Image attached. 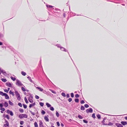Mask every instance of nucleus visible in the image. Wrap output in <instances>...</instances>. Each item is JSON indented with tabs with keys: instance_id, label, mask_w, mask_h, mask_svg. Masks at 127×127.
<instances>
[{
	"instance_id": "nucleus-1",
	"label": "nucleus",
	"mask_w": 127,
	"mask_h": 127,
	"mask_svg": "<svg viewBox=\"0 0 127 127\" xmlns=\"http://www.w3.org/2000/svg\"><path fill=\"white\" fill-rule=\"evenodd\" d=\"M15 93L17 100L19 101H20L21 98L20 94H19L18 92L16 91H15Z\"/></svg>"
},
{
	"instance_id": "nucleus-2",
	"label": "nucleus",
	"mask_w": 127,
	"mask_h": 127,
	"mask_svg": "<svg viewBox=\"0 0 127 127\" xmlns=\"http://www.w3.org/2000/svg\"><path fill=\"white\" fill-rule=\"evenodd\" d=\"M17 82L16 83V85H17L19 86H23L20 81L17 79H16Z\"/></svg>"
},
{
	"instance_id": "nucleus-3",
	"label": "nucleus",
	"mask_w": 127,
	"mask_h": 127,
	"mask_svg": "<svg viewBox=\"0 0 127 127\" xmlns=\"http://www.w3.org/2000/svg\"><path fill=\"white\" fill-rule=\"evenodd\" d=\"M19 117L21 119L23 118H27L28 116L26 114H21L19 115Z\"/></svg>"
},
{
	"instance_id": "nucleus-4",
	"label": "nucleus",
	"mask_w": 127,
	"mask_h": 127,
	"mask_svg": "<svg viewBox=\"0 0 127 127\" xmlns=\"http://www.w3.org/2000/svg\"><path fill=\"white\" fill-rule=\"evenodd\" d=\"M6 45L5 44H3L2 42H0V49L2 50L4 49H5Z\"/></svg>"
},
{
	"instance_id": "nucleus-5",
	"label": "nucleus",
	"mask_w": 127,
	"mask_h": 127,
	"mask_svg": "<svg viewBox=\"0 0 127 127\" xmlns=\"http://www.w3.org/2000/svg\"><path fill=\"white\" fill-rule=\"evenodd\" d=\"M2 73L4 76H6L7 75V73L5 71L0 68V74Z\"/></svg>"
},
{
	"instance_id": "nucleus-6",
	"label": "nucleus",
	"mask_w": 127,
	"mask_h": 127,
	"mask_svg": "<svg viewBox=\"0 0 127 127\" xmlns=\"http://www.w3.org/2000/svg\"><path fill=\"white\" fill-rule=\"evenodd\" d=\"M7 87H11L13 84L12 83H11L9 82H7L5 83Z\"/></svg>"
},
{
	"instance_id": "nucleus-7",
	"label": "nucleus",
	"mask_w": 127,
	"mask_h": 127,
	"mask_svg": "<svg viewBox=\"0 0 127 127\" xmlns=\"http://www.w3.org/2000/svg\"><path fill=\"white\" fill-rule=\"evenodd\" d=\"M93 112V110L92 108H90L87 109L86 110V112L87 113H92Z\"/></svg>"
},
{
	"instance_id": "nucleus-8",
	"label": "nucleus",
	"mask_w": 127,
	"mask_h": 127,
	"mask_svg": "<svg viewBox=\"0 0 127 127\" xmlns=\"http://www.w3.org/2000/svg\"><path fill=\"white\" fill-rule=\"evenodd\" d=\"M6 112L8 114H10L11 116H13V113L11 111H10L9 110H7Z\"/></svg>"
},
{
	"instance_id": "nucleus-9",
	"label": "nucleus",
	"mask_w": 127,
	"mask_h": 127,
	"mask_svg": "<svg viewBox=\"0 0 127 127\" xmlns=\"http://www.w3.org/2000/svg\"><path fill=\"white\" fill-rule=\"evenodd\" d=\"M5 124L4 125V127H9V124L7 120H5Z\"/></svg>"
},
{
	"instance_id": "nucleus-10",
	"label": "nucleus",
	"mask_w": 127,
	"mask_h": 127,
	"mask_svg": "<svg viewBox=\"0 0 127 127\" xmlns=\"http://www.w3.org/2000/svg\"><path fill=\"white\" fill-rule=\"evenodd\" d=\"M115 125L117 127H123V125L120 124L116 123L115 124Z\"/></svg>"
},
{
	"instance_id": "nucleus-11",
	"label": "nucleus",
	"mask_w": 127,
	"mask_h": 127,
	"mask_svg": "<svg viewBox=\"0 0 127 127\" xmlns=\"http://www.w3.org/2000/svg\"><path fill=\"white\" fill-rule=\"evenodd\" d=\"M104 125H108V126H112L113 125V124L111 122H109L108 124H103Z\"/></svg>"
},
{
	"instance_id": "nucleus-12",
	"label": "nucleus",
	"mask_w": 127,
	"mask_h": 127,
	"mask_svg": "<svg viewBox=\"0 0 127 127\" xmlns=\"http://www.w3.org/2000/svg\"><path fill=\"white\" fill-rule=\"evenodd\" d=\"M61 50L62 51H64L65 52H66L67 51V50L66 49L64 48L61 47L60 48Z\"/></svg>"
},
{
	"instance_id": "nucleus-13",
	"label": "nucleus",
	"mask_w": 127,
	"mask_h": 127,
	"mask_svg": "<svg viewBox=\"0 0 127 127\" xmlns=\"http://www.w3.org/2000/svg\"><path fill=\"white\" fill-rule=\"evenodd\" d=\"M39 125L40 127H44L43 125V123L41 121H39Z\"/></svg>"
},
{
	"instance_id": "nucleus-14",
	"label": "nucleus",
	"mask_w": 127,
	"mask_h": 127,
	"mask_svg": "<svg viewBox=\"0 0 127 127\" xmlns=\"http://www.w3.org/2000/svg\"><path fill=\"white\" fill-rule=\"evenodd\" d=\"M34 86L36 88V89H38L39 91L41 92L43 91V89L40 87H36L35 86Z\"/></svg>"
},
{
	"instance_id": "nucleus-15",
	"label": "nucleus",
	"mask_w": 127,
	"mask_h": 127,
	"mask_svg": "<svg viewBox=\"0 0 127 127\" xmlns=\"http://www.w3.org/2000/svg\"><path fill=\"white\" fill-rule=\"evenodd\" d=\"M121 123L124 126H125L127 124V123L126 121H122L121 122Z\"/></svg>"
},
{
	"instance_id": "nucleus-16",
	"label": "nucleus",
	"mask_w": 127,
	"mask_h": 127,
	"mask_svg": "<svg viewBox=\"0 0 127 127\" xmlns=\"http://www.w3.org/2000/svg\"><path fill=\"white\" fill-rule=\"evenodd\" d=\"M27 78L30 81V82L32 83H33V81H32V80L31 77L29 76H28L27 77Z\"/></svg>"
},
{
	"instance_id": "nucleus-17",
	"label": "nucleus",
	"mask_w": 127,
	"mask_h": 127,
	"mask_svg": "<svg viewBox=\"0 0 127 127\" xmlns=\"http://www.w3.org/2000/svg\"><path fill=\"white\" fill-rule=\"evenodd\" d=\"M32 98L30 97H29V98H28V100H29V102H31V103H32L33 102V101L32 99Z\"/></svg>"
},
{
	"instance_id": "nucleus-18",
	"label": "nucleus",
	"mask_w": 127,
	"mask_h": 127,
	"mask_svg": "<svg viewBox=\"0 0 127 127\" xmlns=\"http://www.w3.org/2000/svg\"><path fill=\"white\" fill-rule=\"evenodd\" d=\"M4 105L5 107H6L8 106V104L6 101H5L4 103Z\"/></svg>"
},
{
	"instance_id": "nucleus-19",
	"label": "nucleus",
	"mask_w": 127,
	"mask_h": 127,
	"mask_svg": "<svg viewBox=\"0 0 127 127\" xmlns=\"http://www.w3.org/2000/svg\"><path fill=\"white\" fill-rule=\"evenodd\" d=\"M44 119L46 121L49 122V119L47 116H45L44 117Z\"/></svg>"
},
{
	"instance_id": "nucleus-20",
	"label": "nucleus",
	"mask_w": 127,
	"mask_h": 127,
	"mask_svg": "<svg viewBox=\"0 0 127 127\" xmlns=\"http://www.w3.org/2000/svg\"><path fill=\"white\" fill-rule=\"evenodd\" d=\"M6 93H3L2 92L0 91V95H2L3 96H5L6 94Z\"/></svg>"
},
{
	"instance_id": "nucleus-21",
	"label": "nucleus",
	"mask_w": 127,
	"mask_h": 127,
	"mask_svg": "<svg viewBox=\"0 0 127 127\" xmlns=\"http://www.w3.org/2000/svg\"><path fill=\"white\" fill-rule=\"evenodd\" d=\"M1 80L2 82H6L7 81V80L5 78H1Z\"/></svg>"
},
{
	"instance_id": "nucleus-22",
	"label": "nucleus",
	"mask_w": 127,
	"mask_h": 127,
	"mask_svg": "<svg viewBox=\"0 0 127 127\" xmlns=\"http://www.w3.org/2000/svg\"><path fill=\"white\" fill-rule=\"evenodd\" d=\"M9 93L10 94L12 95L13 96H14V93L12 92L11 90H10Z\"/></svg>"
},
{
	"instance_id": "nucleus-23",
	"label": "nucleus",
	"mask_w": 127,
	"mask_h": 127,
	"mask_svg": "<svg viewBox=\"0 0 127 127\" xmlns=\"http://www.w3.org/2000/svg\"><path fill=\"white\" fill-rule=\"evenodd\" d=\"M46 104L48 107H50L51 106V105L48 103H46Z\"/></svg>"
},
{
	"instance_id": "nucleus-24",
	"label": "nucleus",
	"mask_w": 127,
	"mask_h": 127,
	"mask_svg": "<svg viewBox=\"0 0 127 127\" xmlns=\"http://www.w3.org/2000/svg\"><path fill=\"white\" fill-rule=\"evenodd\" d=\"M21 73L22 75L24 76H25L26 74V73L23 71H22Z\"/></svg>"
},
{
	"instance_id": "nucleus-25",
	"label": "nucleus",
	"mask_w": 127,
	"mask_h": 127,
	"mask_svg": "<svg viewBox=\"0 0 127 127\" xmlns=\"http://www.w3.org/2000/svg\"><path fill=\"white\" fill-rule=\"evenodd\" d=\"M46 6L48 8H52L53 7V6L50 5H46Z\"/></svg>"
},
{
	"instance_id": "nucleus-26",
	"label": "nucleus",
	"mask_w": 127,
	"mask_h": 127,
	"mask_svg": "<svg viewBox=\"0 0 127 127\" xmlns=\"http://www.w3.org/2000/svg\"><path fill=\"white\" fill-rule=\"evenodd\" d=\"M5 96V98L6 99H8L9 98V96L8 95L6 94V95L4 96Z\"/></svg>"
},
{
	"instance_id": "nucleus-27",
	"label": "nucleus",
	"mask_w": 127,
	"mask_h": 127,
	"mask_svg": "<svg viewBox=\"0 0 127 127\" xmlns=\"http://www.w3.org/2000/svg\"><path fill=\"white\" fill-rule=\"evenodd\" d=\"M10 78L13 81H14L16 80V78L15 77H13L12 76L10 77Z\"/></svg>"
},
{
	"instance_id": "nucleus-28",
	"label": "nucleus",
	"mask_w": 127,
	"mask_h": 127,
	"mask_svg": "<svg viewBox=\"0 0 127 127\" xmlns=\"http://www.w3.org/2000/svg\"><path fill=\"white\" fill-rule=\"evenodd\" d=\"M80 109L82 110H85V108L83 106H81Z\"/></svg>"
},
{
	"instance_id": "nucleus-29",
	"label": "nucleus",
	"mask_w": 127,
	"mask_h": 127,
	"mask_svg": "<svg viewBox=\"0 0 127 127\" xmlns=\"http://www.w3.org/2000/svg\"><path fill=\"white\" fill-rule=\"evenodd\" d=\"M49 90L50 91L53 93H54V94H56V92L55 91L53 90H52L51 89H49Z\"/></svg>"
},
{
	"instance_id": "nucleus-30",
	"label": "nucleus",
	"mask_w": 127,
	"mask_h": 127,
	"mask_svg": "<svg viewBox=\"0 0 127 127\" xmlns=\"http://www.w3.org/2000/svg\"><path fill=\"white\" fill-rule=\"evenodd\" d=\"M74 100L76 102L78 103L79 102V99L78 98H75Z\"/></svg>"
},
{
	"instance_id": "nucleus-31",
	"label": "nucleus",
	"mask_w": 127,
	"mask_h": 127,
	"mask_svg": "<svg viewBox=\"0 0 127 127\" xmlns=\"http://www.w3.org/2000/svg\"><path fill=\"white\" fill-rule=\"evenodd\" d=\"M56 46L58 48H61V47H62L61 46V45L60 44H57L56 45Z\"/></svg>"
},
{
	"instance_id": "nucleus-32",
	"label": "nucleus",
	"mask_w": 127,
	"mask_h": 127,
	"mask_svg": "<svg viewBox=\"0 0 127 127\" xmlns=\"http://www.w3.org/2000/svg\"><path fill=\"white\" fill-rule=\"evenodd\" d=\"M25 100L26 103H28V101L27 100V99L26 98V97H25L24 98Z\"/></svg>"
},
{
	"instance_id": "nucleus-33",
	"label": "nucleus",
	"mask_w": 127,
	"mask_h": 127,
	"mask_svg": "<svg viewBox=\"0 0 127 127\" xmlns=\"http://www.w3.org/2000/svg\"><path fill=\"white\" fill-rule=\"evenodd\" d=\"M35 127H38V126L37 123L36 122H35L34 124Z\"/></svg>"
},
{
	"instance_id": "nucleus-34",
	"label": "nucleus",
	"mask_w": 127,
	"mask_h": 127,
	"mask_svg": "<svg viewBox=\"0 0 127 127\" xmlns=\"http://www.w3.org/2000/svg\"><path fill=\"white\" fill-rule=\"evenodd\" d=\"M39 104L42 107L44 105V103H43L41 102H39Z\"/></svg>"
},
{
	"instance_id": "nucleus-35",
	"label": "nucleus",
	"mask_w": 127,
	"mask_h": 127,
	"mask_svg": "<svg viewBox=\"0 0 127 127\" xmlns=\"http://www.w3.org/2000/svg\"><path fill=\"white\" fill-rule=\"evenodd\" d=\"M98 118V119H100L101 118V116L99 114H97L96 116Z\"/></svg>"
},
{
	"instance_id": "nucleus-36",
	"label": "nucleus",
	"mask_w": 127,
	"mask_h": 127,
	"mask_svg": "<svg viewBox=\"0 0 127 127\" xmlns=\"http://www.w3.org/2000/svg\"><path fill=\"white\" fill-rule=\"evenodd\" d=\"M61 95L64 97H65L66 96L64 92H62L61 94Z\"/></svg>"
},
{
	"instance_id": "nucleus-37",
	"label": "nucleus",
	"mask_w": 127,
	"mask_h": 127,
	"mask_svg": "<svg viewBox=\"0 0 127 127\" xmlns=\"http://www.w3.org/2000/svg\"><path fill=\"white\" fill-rule=\"evenodd\" d=\"M56 114L57 117H59V114L57 111H56Z\"/></svg>"
},
{
	"instance_id": "nucleus-38",
	"label": "nucleus",
	"mask_w": 127,
	"mask_h": 127,
	"mask_svg": "<svg viewBox=\"0 0 127 127\" xmlns=\"http://www.w3.org/2000/svg\"><path fill=\"white\" fill-rule=\"evenodd\" d=\"M78 118H79V119H82L83 118V117L82 116H81V115H78Z\"/></svg>"
},
{
	"instance_id": "nucleus-39",
	"label": "nucleus",
	"mask_w": 127,
	"mask_h": 127,
	"mask_svg": "<svg viewBox=\"0 0 127 127\" xmlns=\"http://www.w3.org/2000/svg\"><path fill=\"white\" fill-rule=\"evenodd\" d=\"M21 89L23 92H25L26 91V89L23 87L21 88Z\"/></svg>"
},
{
	"instance_id": "nucleus-40",
	"label": "nucleus",
	"mask_w": 127,
	"mask_h": 127,
	"mask_svg": "<svg viewBox=\"0 0 127 127\" xmlns=\"http://www.w3.org/2000/svg\"><path fill=\"white\" fill-rule=\"evenodd\" d=\"M41 113L42 115H44L45 113V112L43 110H42Z\"/></svg>"
},
{
	"instance_id": "nucleus-41",
	"label": "nucleus",
	"mask_w": 127,
	"mask_h": 127,
	"mask_svg": "<svg viewBox=\"0 0 127 127\" xmlns=\"http://www.w3.org/2000/svg\"><path fill=\"white\" fill-rule=\"evenodd\" d=\"M23 106L24 108L25 109H26L27 108V106L26 105L24 104H23Z\"/></svg>"
},
{
	"instance_id": "nucleus-42",
	"label": "nucleus",
	"mask_w": 127,
	"mask_h": 127,
	"mask_svg": "<svg viewBox=\"0 0 127 127\" xmlns=\"http://www.w3.org/2000/svg\"><path fill=\"white\" fill-rule=\"evenodd\" d=\"M19 111L21 113H23L24 112V110L23 109H19Z\"/></svg>"
},
{
	"instance_id": "nucleus-43",
	"label": "nucleus",
	"mask_w": 127,
	"mask_h": 127,
	"mask_svg": "<svg viewBox=\"0 0 127 127\" xmlns=\"http://www.w3.org/2000/svg\"><path fill=\"white\" fill-rule=\"evenodd\" d=\"M50 108V109L52 111H54V108L53 107L51 106Z\"/></svg>"
},
{
	"instance_id": "nucleus-44",
	"label": "nucleus",
	"mask_w": 127,
	"mask_h": 127,
	"mask_svg": "<svg viewBox=\"0 0 127 127\" xmlns=\"http://www.w3.org/2000/svg\"><path fill=\"white\" fill-rule=\"evenodd\" d=\"M92 117L94 118H95V113H93L92 115Z\"/></svg>"
},
{
	"instance_id": "nucleus-45",
	"label": "nucleus",
	"mask_w": 127,
	"mask_h": 127,
	"mask_svg": "<svg viewBox=\"0 0 127 127\" xmlns=\"http://www.w3.org/2000/svg\"><path fill=\"white\" fill-rule=\"evenodd\" d=\"M84 106L85 107H86V108H88L89 107V105L87 104H85Z\"/></svg>"
},
{
	"instance_id": "nucleus-46",
	"label": "nucleus",
	"mask_w": 127,
	"mask_h": 127,
	"mask_svg": "<svg viewBox=\"0 0 127 127\" xmlns=\"http://www.w3.org/2000/svg\"><path fill=\"white\" fill-rule=\"evenodd\" d=\"M9 103L10 105H12L13 104V103L10 100L9 101Z\"/></svg>"
},
{
	"instance_id": "nucleus-47",
	"label": "nucleus",
	"mask_w": 127,
	"mask_h": 127,
	"mask_svg": "<svg viewBox=\"0 0 127 127\" xmlns=\"http://www.w3.org/2000/svg\"><path fill=\"white\" fill-rule=\"evenodd\" d=\"M71 96L72 97H74V95L73 93H71L70 94Z\"/></svg>"
},
{
	"instance_id": "nucleus-48",
	"label": "nucleus",
	"mask_w": 127,
	"mask_h": 127,
	"mask_svg": "<svg viewBox=\"0 0 127 127\" xmlns=\"http://www.w3.org/2000/svg\"><path fill=\"white\" fill-rule=\"evenodd\" d=\"M75 97L76 98H78L79 97V95L78 94H76L75 95Z\"/></svg>"
},
{
	"instance_id": "nucleus-49",
	"label": "nucleus",
	"mask_w": 127,
	"mask_h": 127,
	"mask_svg": "<svg viewBox=\"0 0 127 127\" xmlns=\"http://www.w3.org/2000/svg\"><path fill=\"white\" fill-rule=\"evenodd\" d=\"M5 117L8 120L9 119V116L8 115H6Z\"/></svg>"
},
{
	"instance_id": "nucleus-50",
	"label": "nucleus",
	"mask_w": 127,
	"mask_h": 127,
	"mask_svg": "<svg viewBox=\"0 0 127 127\" xmlns=\"http://www.w3.org/2000/svg\"><path fill=\"white\" fill-rule=\"evenodd\" d=\"M18 105L20 107H22V105L21 103H18Z\"/></svg>"
},
{
	"instance_id": "nucleus-51",
	"label": "nucleus",
	"mask_w": 127,
	"mask_h": 127,
	"mask_svg": "<svg viewBox=\"0 0 127 127\" xmlns=\"http://www.w3.org/2000/svg\"><path fill=\"white\" fill-rule=\"evenodd\" d=\"M29 111L30 112V113L32 114V115H35V114L34 113V112H32V111H30V110Z\"/></svg>"
},
{
	"instance_id": "nucleus-52",
	"label": "nucleus",
	"mask_w": 127,
	"mask_h": 127,
	"mask_svg": "<svg viewBox=\"0 0 127 127\" xmlns=\"http://www.w3.org/2000/svg\"><path fill=\"white\" fill-rule=\"evenodd\" d=\"M24 124V121H21L20 122V124L21 125H23Z\"/></svg>"
},
{
	"instance_id": "nucleus-53",
	"label": "nucleus",
	"mask_w": 127,
	"mask_h": 127,
	"mask_svg": "<svg viewBox=\"0 0 127 127\" xmlns=\"http://www.w3.org/2000/svg\"><path fill=\"white\" fill-rule=\"evenodd\" d=\"M0 110L2 111H4L5 110V109L4 108L1 107L0 108Z\"/></svg>"
},
{
	"instance_id": "nucleus-54",
	"label": "nucleus",
	"mask_w": 127,
	"mask_h": 127,
	"mask_svg": "<svg viewBox=\"0 0 127 127\" xmlns=\"http://www.w3.org/2000/svg\"><path fill=\"white\" fill-rule=\"evenodd\" d=\"M83 122L84 123H88V121H87L85 120H83Z\"/></svg>"
},
{
	"instance_id": "nucleus-55",
	"label": "nucleus",
	"mask_w": 127,
	"mask_h": 127,
	"mask_svg": "<svg viewBox=\"0 0 127 127\" xmlns=\"http://www.w3.org/2000/svg\"><path fill=\"white\" fill-rule=\"evenodd\" d=\"M85 103V102H84V100H81V101H80V103L81 104H83L84 103Z\"/></svg>"
},
{
	"instance_id": "nucleus-56",
	"label": "nucleus",
	"mask_w": 127,
	"mask_h": 127,
	"mask_svg": "<svg viewBox=\"0 0 127 127\" xmlns=\"http://www.w3.org/2000/svg\"><path fill=\"white\" fill-rule=\"evenodd\" d=\"M72 99L71 98H69L68 99V101L69 102H70L72 101Z\"/></svg>"
},
{
	"instance_id": "nucleus-57",
	"label": "nucleus",
	"mask_w": 127,
	"mask_h": 127,
	"mask_svg": "<svg viewBox=\"0 0 127 127\" xmlns=\"http://www.w3.org/2000/svg\"><path fill=\"white\" fill-rule=\"evenodd\" d=\"M35 98L36 99H38L39 98V97L37 95H35Z\"/></svg>"
},
{
	"instance_id": "nucleus-58",
	"label": "nucleus",
	"mask_w": 127,
	"mask_h": 127,
	"mask_svg": "<svg viewBox=\"0 0 127 127\" xmlns=\"http://www.w3.org/2000/svg\"><path fill=\"white\" fill-rule=\"evenodd\" d=\"M66 96L68 98L69 97H70L69 95L68 94H66Z\"/></svg>"
},
{
	"instance_id": "nucleus-59",
	"label": "nucleus",
	"mask_w": 127,
	"mask_h": 127,
	"mask_svg": "<svg viewBox=\"0 0 127 127\" xmlns=\"http://www.w3.org/2000/svg\"><path fill=\"white\" fill-rule=\"evenodd\" d=\"M57 124L58 126H60V124L59 122H57Z\"/></svg>"
},
{
	"instance_id": "nucleus-60",
	"label": "nucleus",
	"mask_w": 127,
	"mask_h": 127,
	"mask_svg": "<svg viewBox=\"0 0 127 127\" xmlns=\"http://www.w3.org/2000/svg\"><path fill=\"white\" fill-rule=\"evenodd\" d=\"M4 91L5 92L7 93H8L9 91L8 90L6 89L4 90Z\"/></svg>"
},
{
	"instance_id": "nucleus-61",
	"label": "nucleus",
	"mask_w": 127,
	"mask_h": 127,
	"mask_svg": "<svg viewBox=\"0 0 127 127\" xmlns=\"http://www.w3.org/2000/svg\"><path fill=\"white\" fill-rule=\"evenodd\" d=\"M33 106V105L32 104H30V105H29V107L30 108H31L32 107V106Z\"/></svg>"
},
{
	"instance_id": "nucleus-62",
	"label": "nucleus",
	"mask_w": 127,
	"mask_h": 127,
	"mask_svg": "<svg viewBox=\"0 0 127 127\" xmlns=\"http://www.w3.org/2000/svg\"><path fill=\"white\" fill-rule=\"evenodd\" d=\"M61 126H62V127H63L64 126V125L62 123H61Z\"/></svg>"
},
{
	"instance_id": "nucleus-63",
	"label": "nucleus",
	"mask_w": 127,
	"mask_h": 127,
	"mask_svg": "<svg viewBox=\"0 0 127 127\" xmlns=\"http://www.w3.org/2000/svg\"><path fill=\"white\" fill-rule=\"evenodd\" d=\"M104 122H105V121H104L103 120L102 121V123L103 124H105Z\"/></svg>"
},
{
	"instance_id": "nucleus-64",
	"label": "nucleus",
	"mask_w": 127,
	"mask_h": 127,
	"mask_svg": "<svg viewBox=\"0 0 127 127\" xmlns=\"http://www.w3.org/2000/svg\"><path fill=\"white\" fill-rule=\"evenodd\" d=\"M63 16L64 17H65V13H64L63 14Z\"/></svg>"
}]
</instances>
